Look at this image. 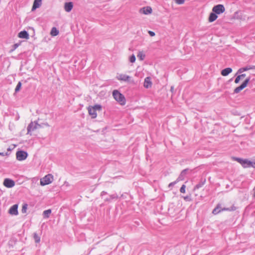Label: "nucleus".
I'll return each instance as SVG.
<instances>
[{
  "label": "nucleus",
  "instance_id": "29",
  "mask_svg": "<svg viewBox=\"0 0 255 255\" xmlns=\"http://www.w3.org/2000/svg\"><path fill=\"white\" fill-rule=\"evenodd\" d=\"M93 108L94 109V110L96 111H101L102 109V107L101 105L96 104L93 106Z\"/></svg>",
  "mask_w": 255,
  "mask_h": 255
},
{
  "label": "nucleus",
  "instance_id": "3",
  "mask_svg": "<svg viewBox=\"0 0 255 255\" xmlns=\"http://www.w3.org/2000/svg\"><path fill=\"white\" fill-rule=\"evenodd\" d=\"M41 125L38 124L37 121H35L34 123L31 122L27 128V134H31V132L34 131L38 128H41Z\"/></svg>",
  "mask_w": 255,
  "mask_h": 255
},
{
  "label": "nucleus",
  "instance_id": "11",
  "mask_svg": "<svg viewBox=\"0 0 255 255\" xmlns=\"http://www.w3.org/2000/svg\"><path fill=\"white\" fill-rule=\"evenodd\" d=\"M116 78L120 81L128 82L130 80V77L126 74H121L117 76Z\"/></svg>",
  "mask_w": 255,
  "mask_h": 255
},
{
  "label": "nucleus",
  "instance_id": "42",
  "mask_svg": "<svg viewBox=\"0 0 255 255\" xmlns=\"http://www.w3.org/2000/svg\"><path fill=\"white\" fill-rule=\"evenodd\" d=\"M43 124L45 126H46V127H49V124H48L47 123H43Z\"/></svg>",
  "mask_w": 255,
  "mask_h": 255
},
{
  "label": "nucleus",
  "instance_id": "15",
  "mask_svg": "<svg viewBox=\"0 0 255 255\" xmlns=\"http://www.w3.org/2000/svg\"><path fill=\"white\" fill-rule=\"evenodd\" d=\"M140 12L144 14H148L152 12V8L150 6L144 7L140 9Z\"/></svg>",
  "mask_w": 255,
  "mask_h": 255
},
{
  "label": "nucleus",
  "instance_id": "22",
  "mask_svg": "<svg viewBox=\"0 0 255 255\" xmlns=\"http://www.w3.org/2000/svg\"><path fill=\"white\" fill-rule=\"evenodd\" d=\"M221 206L220 204H218L216 207L213 209L212 213L214 215H217L221 212Z\"/></svg>",
  "mask_w": 255,
  "mask_h": 255
},
{
  "label": "nucleus",
  "instance_id": "36",
  "mask_svg": "<svg viewBox=\"0 0 255 255\" xmlns=\"http://www.w3.org/2000/svg\"><path fill=\"white\" fill-rule=\"evenodd\" d=\"M175 1L178 4H182L184 3L185 0H175Z\"/></svg>",
  "mask_w": 255,
  "mask_h": 255
},
{
  "label": "nucleus",
  "instance_id": "27",
  "mask_svg": "<svg viewBox=\"0 0 255 255\" xmlns=\"http://www.w3.org/2000/svg\"><path fill=\"white\" fill-rule=\"evenodd\" d=\"M33 238L35 243H38L40 241V237L36 233H34L33 234Z\"/></svg>",
  "mask_w": 255,
  "mask_h": 255
},
{
  "label": "nucleus",
  "instance_id": "35",
  "mask_svg": "<svg viewBox=\"0 0 255 255\" xmlns=\"http://www.w3.org/2000/svg\"><path fill=\"white\" fill-rule=\"evenodd\" d=\"M20 45V43H15L13 45V48L11 50V51H14Z\"/></svg>",
  "mask_w": 255,
  "mask_h": 255
},
{
  "label": "nucleus",
  "instance_id": "7",
  "mask_svg": "<svg viewBox=\"0 0 255 255\" xmlns=\"http://www.w3.org/2000/svg\"><path fill=\"white\" fill-rule=\"evenodd\" d=\"M225 10L224 6L223 4H219L215 5L212 8V11L217 14L223 13Z\"/></svg>",
  "mask_w": 255,
  "mask_h": 255
},
{
  "label": "nucleus",
  "instance_id": "10",
  "mask_svg": "<svg viewBox=\"0 0 255 255\" xmlns=\"http://www.w3.org/2000/svg\"><path fill=\"white\" fill-rule=\"evenodd\" d=\"M8 213L10 215H17L18 214V205L14 204L12 205L9 209Z\"/></svg>",
  "mask_w": 255,
  "mask_h": 255
},
{
  "label": "nucleus",
  "instance_id": "21",
  "mask_svg": "<svg viewBox=\"0 0 255 255\" xmlns=\"http://www.w3.org/2000/svg\"><path fill=\"white\" fill-rule=\"evenodd\" d=\"M118 198V196L117 194H114L110 195L109 197L104 198V201L105 202H111L113 199H116Z\"/></svg>",
  "mask_w": 255,
  "mask_h": 255
},
{
  "label": "nucleus",
  "instance_id": "43",
  "mask_svg": "<svg viewBox=\"0 0 255 255\" xmlns=\"http://www.w3.org/2000/svg\"><path fill=\"white\" fill-rule=\"evenodd\" d=\"M174 90V87L173 86L171 87V91H173V90Z\"/></svg>",
  "mask_w": 255,
  "mask_h": 255
},
{
  "label": "nucleus",
  "instance_id": "4",
  "mask_svg": "<svg viewBox=\"0 0 255 255\" xmlns=\"http://www.w3.org/2000/svg\"><path fill=\"white\" fill-rule=\"evenodd\" d=\"M53 179V176L51 174L45 175L40 179V183L41 186H45L50 184Z\"/></svg>",
  "mask_w": 255,
  "mask_h": 255
},
{
  "label": "nucleus",
  "instance_id": "38",
  "mask_svg": "<svg viewBox=\"0 0 255 255\" xmlns=\"http://www.w3.org/2000/svg\"><path fill=\"white\" fill-rule=\"evenodd\" d=\"M148 33L150 36H154L155 34L154 32L152 31H149Z\"/></svg>",
  "mask_w": 255,
  "mask_h": 255
},
{
  "label": "nucleus",
  "instance_id": "37",
  "mask_svg": "<svg viewBox=\"0 0 255 255\" xmlns=\"http://www.w3.org/2000/svg\"><path fill=\"white\" fill-rule=\"evenodd\" d=\"M229 208V211H233L236 210V207L235 206H232L231 207L228 208Z\"/></svg>",
  "mask_w": 255,
  "mask_h": 255
},
{
  "label": "nucleus",
  "instance_id": "12",
  "mask_svg": "<svg viewBox=\"0 0 255 255\" xmlns=\"http://www.w3.org/2000/svg\"><path fill=\"white\" fill-rule=\"evenodd\" d=\"M143 86L144 88L148 89L152 86V82L150 77H147L144 79Z\"/></svg>",
  "mask_w": 255,
  "mask_h": 255
},
{
  "label": "nucleus",
  "instance_id": "19",
  "mask_svg": "<svg viewBox=\"0 0 255 255\" xmlns=\"http://www.w3.org/2000/svg\"><path fill=\"white\" fill-rule=\"evenodd\" d=\"M88 113L91 116L92 118H96L97 114L96 111L94 110L93 107H89L88 108Z\"/></svg>",
  "mask_w": 255,
  "mask_h": 255
},
{
  "label": "nucleus",
  "instance_id": "44",
  "mask_svg": "<svg viewBox=\"0 0 255 255\" xmlns=\"http://www.w3.org/2000/svg\"><path fill=\"white\" fill-rule=\"evenodd\" d=\"M7 150H10V148H8L7 149Z\"/></svg>",
  "mask_w": 255,
  "mask_h": 255
},
{
  "label": "nucleus",
  "instance_id": "41",
  "mask_svg": "<svg viewBox=\"0 0 255 255\" xmlns=\"http://www.w3.org/2000/svg\"><path fill=\"white\" fill-rule=\"evenodd\" d=\"M0 155H1L2 156H4L5 155H7V153L0 152Z\"/></svg>",
  "mask_w": 255,
  "mask_h": 255
},
{
  "label": "nucleus",
  "instance_id": "32",
  "mask_svg": "<svg viewBox=\"0 0 255 255\" xmlns=\"http://www.w3.org/2000/svg\"><path fill=\"white\" fill-rule=\"evenodd\" d=\"M135 56L134 54H132L129 58V60L131 63H134L135 61Z\"/></svg>",
  "mask_w": 255,
  "mask_h": 255
},
{
  "label": "nucleus",
  "instance_id": "2",
  "mask_svg": "<svg viewBox=\"0 0 255 255\" xmlns=\"http://www.w3.org/2000/svg\"><path fill=\"white\" fill-rule=\"evenodd\" d=\"M235 160L240 163L244 168L254 167L253 162L247 159L236 157L235 158Z\"/></svg>",
  "mask_w": 255,
  "mask_h": 255
},
{
  "label": "nucleus",
  "instance_id": "45",
  "mask_svg": "<svg viewBox=\"0 0 255 255\" xmlns=\"http://www.w3.org/2000/svg\"><path fill=\"white\" fill-rule=\"evenodd\" d=\"M254 196L255 197V194H254Z\"/></svg>",
  "mask_w": 255,
  "mask_h": 255
},
{
  "label": "nucleus",
  "instance_id": "16",
  "mask_svg": "<svg viewBox=\"0 0 255 255\" xmlns=\"http://www.w3.org/2000/svg\"><path fill=\"white\" fill-rule=\"evenodd\" d=\"M73 7V4L72 2H66L64 4V9L66 11L70 12Z\"/></svg>",
  "mask_w": 255,
  "mask_h": 255
},
{
  "label": "nucleus",
  "instance_id": "23",
  "mask_svg": "<svg viewBox=\"0 0 255 255\" xmlns=\"http://www.w3.org/2000/svg\"><path fill=\"white\" fill-rule=\"evenodd\" d=\"M50 34L53 36H57L59 34V30L55 27H52Z\"/></svg>",
  "mask_w": 255,
  "mask_h": 255
},
{
  "label": "nucleus",
  "instance_id": "18",
  "mask_svg": "<svg viewBox=\"0 0 255 255\" xmlns=\"http://www.w3.org/2000/svg\"><path fill=\"white\" fill-rule=\"evenodd\" d=\"M232 72V69L231 68H226L221 71V75L223 76H227Z\"/></svg>",
  "mask_w": 255,
  "mask_h": 255
},
{
  "label": "nucleus",
  "instance_id": "8",
  "mask_svg": "<svg viewBox=\"0 0 255 255\" xmlns=\"http://www.w3.org/2000/svg\"><path fill=\"white\" fill-rule=\"evenodd\" d=\"M3 185L7 188H11L15 185L14 181L9 178H5L3 181Z\"/></svg>",
  "mask_w": 255,
  "mask_h": 255
},
{
  "label": "nucleus",
  "instance_id": "14",
  "mask_svg": "<svg viewBox=\"0 0 255 255\" xmlns=\"http://www.w3.org/2000/svg\"><path fill=\"white\" fill-rule=\"evenodd\" d=\"M18 36L20 38L28 39L29 34L26 30H22L18 33Z\"/></svg>",
  "mask_w": 255,
  "mask_h": 255
},
{
  "label": "nucleus",
  "instance_id": "33",
  "mask_svg": "<svg viewBox=\"0 0 255 255\" xmlns=\"http://www.w3.org/2000/svg\"><path fill=\"white\" fill-rule=\"evenodd\" d=\"M179 181L177 180V179H176V180H175V181H173L172 182L170 183L169 184V185H168V187L169 188H172L173 186H174Z\"/></svg>",
  "mask_w": 255,
  "mask_h": 255
},
{
  "label": "nucleus",
  "instance_id": "5",
  "mask_svg": "<svg viewBox=\"0 0 255 255\" xmlns=\"http://www.w3.org/2000/svg\"><path fill=\"white\" fill-rule=\"evenodd\" d=\"M16 159L19 161L25 160L28 156V153L26 151L23 150H18L16 153Z\"/></svg>",
  "mask_w": 255,
  "mask_h": 255
},
{
  "label": "nucleus",
  "instance_id": "25",
  "mask_svg": "<svg viewBox=\"0 0 255 255\" xmlns=\"http://www.w3.org/2000/svg\"><path fill=\"white\" fill-rule=\"evenodd\" d=\"M51 213V209H48L46 210H45L43 212V215L44 218H48L49 217V215Z\"/></svg>",
  "mask_w": 255,
  "mask_h": 255
},
{
  "label": "nucleus",
  "instance_id": "9",
  "mask_svg": "<svg viewBox=\"0 0 255 255\" xmlns=\"http://www.w3.org/2000/svg\"><path fill=\"white\" fill-rule=\"evenodd\" d=\"M251 69H255V65H248L245 67H242L238 70L237 74H241L245 71H247L248 70H251Z\"/></svg>",
  "mask_w": 255,
  "mask_h": 255
},
{
  "label": "nucleus",
  "instance_id": "20",
  "mask_svg": "<svg viewBox=\"0 0 255 255\" xmlns=\"http://www.w3.org/2000/svg\"><path fill=\"white\" fill-rule=\"evenodd\" d=\"M218 18L217 14L215 12H211L209 16L208 20L210 22L214 21Z\"/></svg>",
  "mask_w": 255,
  "mask_h": 255
},
{
  "label": "nucleus",
  "instance_id": "24",
  "mask_svg": "<svg viewBox=\"0 0 255 255\" xmlns=\"http://www.w3.org/2000/svg\"><path fill=\"white\" fill-rule=\"evenodd\" d=\"M246 74H242L237 76L235 80V83L236 84L239 83L240 80L244 78L246 76Z\"/></svg>",
  "mask_w": 255,
  "mask_h": 255
},
{
  "label": "nucleus",
  "instance_id": "1",
  "mask_svg": "<svg viewBox=\"0 0 255 255\" xmlns=\"http://www.w3.org/2000/svg\"><path fill=\"white\" fill-rule=\"evenodd\" d=\"M113 96L115 100L120 103L121 105L126 104V99L124 96L118 90H115L113 91Z\"/></svg>",
  "mask_w": 255,
  "mask_h": 255
},
{
  "label": "nucleus",
  "instance_id": "39",
  "mask_svg": "<svg viewBox=\"0 0 255 255\" xmlns=\"http://www.w3.org/2000/svg\"><path fill=\"white\" fill-rule=\"evenodd\" d=\"M107 194V193L105 191H102L101 193V196L102 198H104V196L106 195Z\"/></svg>",
  "mask_w": 255,
  "mask_h": 255
},
{
  "label": "nucleus",
  "instance_id": "6",
  "mask_svg": "<svg viewBox=\"0 0 255 255\" xmlns=\"http://www.w3.org/2000/svg\"><path fill=\"white\" fill-rule=\"evenodd\" d=\"M250 81V77L247 78L240 86L235 89L234 93L236 94L239 93L241 91L247 87Z\"/></svg>",
  "mask_w": 255,
  "mask_h": 255
},
{
  "label": "nucleus",
  "instance_id": "40",
  "mask_svg": "<svg viewBox=\"0 0 255 255\" xmlns=\"http://www.w3.org/2000/svg\"><path fill=\"white\" fill-rule=\"evenodd\" d=\"M221 211H229V208H221Z\"/></svg>",
  "mask_w": 255,
  "mask_h": 255
},
{
  "label": "nucleus",
  "instance_id": "26",
  "mask_svg": "<svg viewBox=\"0 0 255 255\" xmlns=\"http://www.w3.org/2000/svg\"><path fill=\"white\" fill-rule=\"evenodd\" d=\"M205 179H204L203 181H201L199 183L196 184V186H195V189H198L201 188L205 184Z\"/></svg>",
  "mask_w": 255,
  "mask_h": 255
},
{
  "label": "nucleus",
  "instance_id": "17",
  "mask_svg": "<svg viewBox=\"0 0 255 255\" xmlns=\"http://www.w3.org/2000/svg\"><path fill=\"white\" fill-rule=\"evenodd\" d=\"M42 3V0H34L32 7V10H34L38 8Z\"/></svg>",
  "mask_w": 255,
  "mask_h": 255
},
{
  "label": "nucleus",
  "instance_id": "30",
  "mask_svg": "<svg viewBox=\"0 0 255 255\" xmlns=\"http://www.w3.org/2000/svg\"><path fill=\"white\" fill-rule=\"evenodd\" d=\"M21 85L22 84H21V82H18V83H17V85L16 86V88L15 89V93L18 92L20 90V89L21 88Z\"/></svg>",
  "mask_w": 255,
  "mask_h": 255
},
{
  "label": "nucleus",
  "instance_id": "28",
  "mask_svg": "<svg viewBox=\"0 0 255 255\" xmlns=\"http://www.w3.org/2000/svg\"><path fill=\"white\" fill-rule=\"evenodd\" d=\"M137 56L140 60H143L145 56L142 52L139 51L138 53Z\"/></svg>",
  "mask_w": 255,
  "mask_h": 255
},
{
  "label": "nucleus",
  "instance_id": "13",
  "mask_svg": "<svg viewBox=\"0 0 255 255\" xmlns=\"http://www.w3.org/2000/svg\"><path fill=\"white\" fill-rule=\"evenodd\" d=\"M188 171H189V169H188V168L183 170L181 171L179 177L177 178V180L178 181L183 180Z\"/></svg>",
  "mask_w": 255,
  "mask_h": 255
},
{
  "label": "nucleus",
  "instance_id": "31",
  "mask_svg": "<svg viewBox=\"0 0 255 255\" xmlns=\"http://www.w3.org/2000/svg\"><path fill=\"white\" fill-rule=\"evenodd\" d=\"M27 209V204H24L22 205L21 212L22 213H25L26 212V210Z\"/></svg>",
  "mask_w": 255,
  "mask_h": 255
},
{
  "label": "nucleus",
  "instance_id": "34",
  "mask_svg": "<svg viewBox=\"0 0 255 255\" xmlns=\"http://www.w3.org/2000/svg\"><path fill=\"white\" fill-rule=\"evenodd\" d=\"M185 188L186 186L185 185H182L180 189V191L181 193H184L185 192Z\"/></svg>",
  "mask_w": 255,
  "mask_h": 255
}]
</instances>
